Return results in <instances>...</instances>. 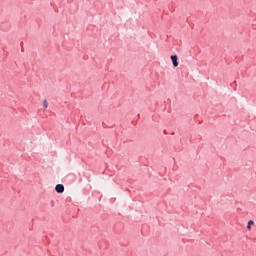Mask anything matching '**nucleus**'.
Segmentation results:
<instances>
[{
	"mask_svg": "<svg viewBox=\"0 0 256 256\" xmlns=\"http://www.w3.org/2000/svg\"><path fill=\"white\" fill-rule=\"evenodd\" d=\"M55 191L58 193H64L65 192V186L63 184H57L55 187Z\"/></svg>",
	"mask_w": 256,
	"mask_h": 256,
	"instance_id": "nucleus-1",
	"label": "nucleus"
},
{
	"mask_svg": "<svg viewBox=\"0 0 256 256\" xmlns=\"http://www.w3.org/2000/svg\"><path fill=\"white\" fill-rule=\"evenodd\" d=\"M171 61H172L174 67H179V62H177V55H172Z\"/></svg>",
	"mask_w": 256,
	"mask_h": 256,
	"instance_id": "nucleus-2",
	"label": "nucleus"
},
{
	"mask_svg": "<svg viewBox=\"0 0 256 256\" xmlns=\"http://www.w3.org/2000/svg\"><path fill=\"white\" fill-rule=\"evenodd\" d=\"M252 225H255V222L253 220L248 221V224H247L248 231H251V226Z\"/></svg>",
	"mask_w": 256,
	"mask_h": 256,
	"instance_id": "nucleus-3",
	"label": "nucleus"
},
{
	"mask_svg": "<svg viewBox=\"0 0 256 256\" xmlns=\"http://www.w3.org/2000/svg\"><path fill=\"white\" fill-rule=\"evenodd\" d=\"M43 107H44V111L45 109H47V107H49V102H47V99L43 101Z\"/></svg>",
	"mask_w": 256,
	"mask_h": 256,
	"instance_id": "nucleus-4",
	"label": "nucleus"
}]
</instances>
